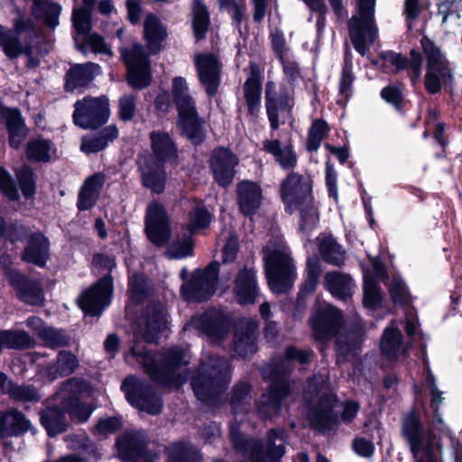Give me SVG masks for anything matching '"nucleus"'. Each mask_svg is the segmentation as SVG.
<instances>
[{"instance_id":"nucleus-1","label":"nucleus","mask_w":462,"mask_h":462,"mask_svg":"<svg viewBox=\"0 0 462 462\" xmlns=\"http://www.w3.org/2000/svg\"><path fill=\"white\" fill-rule=\"evenodd\" d=\"M150 151L140 155L137 162L142 185L155 194L165 190L167 165H175L180 157L173 135L164 130L149 133Z\"/></svg>"},{"instance_id":"nucleus-2","label":"nucleus","mask_w":462,"mask_h":462,"mask_svg":"<svg viewBox=\"0 0 462 462\" xmlns=\"http://www.w3.org/2000/svg\"><path fill=\"white\" fill-rule=\"evenodd\" d=\"M156 356L155 351L147 350L144 346L135 343L125 356V360L128 364L134 361L140 364L151 381L162 388L180 386L184 380L178 372L188 364L184 349L175 346L166 349L160 360Z\"/></svg>"},{"instance_id":"nucleus-3","label":"nucleus","mask_w":462,"mask_h":462,"mask_svg":"<svg viewBox=\"0 0 462 462\" xmlns=\"http://www.w3.org/2000/svg\"><path fill=\"white\" fill-rule=\"evenodd\" d=\"M232 379L231 363L225 356L210 355L200 361L190 377V386L196 398L211 403L226 392Z\"/></svg>"},{"instance_id":"nucleus-4","label":"nucleus","mask_w":462,"mask_h":462,"mask_svg":"<svg viewBox=\"0 0 462 462\" xmlns=\"http://www.w3.org/2000/svg\"><path fill=\"white\" fill-rule=\"evenodd\" d=\"M339 399L334 393H324L317 400L316 403L309 409L307 419L310 428L322 433L337 430L340 420L346 423H351L356 417L360 404L355 400H346L343 404L340 417L335 411Z\"/></svg>"},{"instance_id":"nucleus-5","label":"nucleus","mask_w":462,"mask_h":462,"mask_svg":"<svg viewBox=\"0 0 462 462\" xmlns=\"http://www.w3.org/2000/svg\"><path fill=\"white\" fill-rule=\"evenodd\" d=\"M401 436L410 448L414 457L424 453L423 462H437L436 448H441L436 443V434L430 428H426L420 410L413 406L401 419Z\"/></svg>"},{"instance_id":"nucleus-6","label":"nucleus","mask_w":462,"mask_h":462,"mask_svg":"<svg viewBox=\"0 0 462 462\" xmlns=\"http://www.w3.org/2000/svg\"><path fill=\"white\" fill-rule=\"evenodd\" d=\"M420 43L426 57V73L424 76V88L430 95L439 94L443 87L453 80V72L449 68L448 60L440 48L427 35H423Z\"/></svg>"},{"instance_id":"nucleus-7","label":"nucleus","mask_w":462,"mask_h":462,"mask_svg":"<svg viewBox=\"0 0 462 462\" xmlns=\"http://www.w3.org/2000/svg\"><path fill=\"white\" fill-rule=\"evenodd\" d=\"M136 332L145 343H157L162 334L169 328L170 313L167 305L159 300H150L134 318Z\"/></svg>"},{"instance_id":"nucleus-8","label":"nucleus","mask_w":462,"mask_h":462,"mask_svg":"<svg viewBox=\"0 0 462 462\" xmlns=\"http://www.w3.org/2000/svg\"><path fill=\"white\" fill-rule=\"evenodd\" d=\"M313 177L291 171L281 180L279 196L287 214L292 215L297 208L315 200Z\"/></svg>"},{"instance_id":"nucleus-9","label":"nucleus","mask_w":462,"mask_h":462,"mask_svg":"<svg viewBox=\"0 0 462 462\" xmlns=\"http://www.w3.org/2000/svg\"><path fill=\"white\" fill-rule=\"evenodd\" d=\"M121 59L125 65V81L135 91L149 88L153 80L149 53L140 43H134L131 49L121 48Z\"/></svg>"},{"instance_id":"nucleus-10","label":"nucleus","mask_w":462,"mask_h":462,"mask_svg":"<svg viewBox=\"0 0 462 462\" xmlns=\"http://www.w3.org/2000/svg\"><path fill=\"white\" fill-rule=\"evenodd\" d=\"M120 389L131 406L139 411L152 416L162 413L163 409L162 395L145 380L129 375L122 382Z\"/></svg>"},{"instance_id":"nucleus-11","label":"nucleus","mask_w":462,"mask_h":462,"mask_svg":"<svg viewBox=\"0 0 462 462\" xmlns=\"http://www.w3.org/2000/svg\"><path fill=\"white\" fill-rule=\"evenodd\" d=\"M263 261L271 291L275 293L288 292L296 278V268L290 255L274 249L264 255Z\"/></svg>"},{"instance_id":"nucleus-12","label":"nucleus","mask_w":462,"mask_h":462,"mask_svg":"<svg viewBox=\"0 0 462 462\" xmlns=\"http://www.w3.org/2000/svg\"><path fill=\"white\" fill-rule=\"evenodd\" d=\"M344 324V317L339 309L324 302L315 304L310 318V325L315 339L325 343L337 336Z\"/></svg>"},{"instance_id":"nucleus-13","label":"nucleus","mask_w":462,"mask_h":462,"mask_svg":"<svg viewBox=\"0 0 462 462\" xmlns=\"http://www.w3.org/2000/svg\"><path fill=\"white\" fill-rule=\"evenodd\" d=\"M374 6L375 0H358L357 10L359 17L352 16L348 22L350 41L355 50L362 56L367 51L366 32L373 37L376 30Z\"/></svg>"},{"instance_id":"nucleus-14","label":"nucleus","mask_w":462,"mask_h":462,"mask_svg":"<svg viewBox=\"0 0 462 462\" xmlns=\"http://www.w3.org/2000/svg\"><path fill=\"white\" fill-rule=\"evenodd\" d=\"M73 121L83 129H95L106 124L110 116L108 98L105 96L86 97L74 105Z\"/></svg>"},{"instance_id":"nucleus-15","label":"nucleus","mask_w":462,"mask_h":462,"mask_svg":"<svg viewBox=\"0 0 462 462\" xmlns=\"http://www.w3.org/2000/svg\"><path fill=\"white\" fill-rule=\"evenodd\" d=\"M144 232L147 239L156 247L165 246L171 236L168 213L162 204L151 202L146 209Z\"/></svg>"},{"instance_id":"nucleus-16","label":"nucleus","mask_w":462,"mask_h":462,"mask_svg":"<svg viewBox=\"0 0 462 462\" xmlns=\"http://www.w3.org/2000/svg\"><path fill=\"white\" fill-rule=\"evenodd\" d=\"M208 162L214 181L221 188L229 187L239 163L237 155L229 147L218 145L211 151Z\"/></svg>"},{"instance_id":"nucleus-17","label":"nucleus","mask_w":462,"mask_h":462,"mask_svg":"<svg viewBox=\"0 0 462 462\" xmlns=\"http://www.w3.org/2000/svg\"><path fill=\"white\" fill-rule=\"evenodd\" d=\"M113 276L108 274L84 291L78 298L79 308L89 316L99 315L112 301Z\"/></svg>"},{"instance_id":"nucleus-18","label":"nucleus","mask_w":462,"mask_h":462,"mask_svg":"<svg viewBox=\"0 0 462 462\" xmlns=\"http://www.w3.org/2000/svg\"><path fill=\"white\" fill-rule=\"evenodd\" d=\"M149 439L145 433L135 431L124 439L117 438V457L124 462H155L158 454L148 448Z\"/></svg>"},{"instance_id":"nucleus-19","label":"nucleus","mask_w":462,"mask_h":462,"mask_svg":"<svg viewBox=\"0 0 462 462\" xmlns=\"http://www.w3.org/2000/svg\"><path fill=\"white\" fill-rule=\"evenodd\" d=\"M86 389L87 384L84 381L72 378L62 385L56 395L57 401L62 403L63 409L79 421H86L93 411L89 405L81 404L79 401L78 394Z\"/></svg>"},{"instance_id":"nucleus-20","label":"nucleus","mask_w":462,"mask_h":462,"mask_svg":"<svg viewBox=\"0 0 462 462\" xmlns=\"http://www.w3.org/2000/svg\"><path fill=\"white\" fill-rule=\"evenodd\" d=\"M195 67L206 94L215 97L221 84L222 63L212 52L199 53L195 58Z\"/></svg>"},{"instance_id":"nucleus-21","label":"nucleus","mask_w":462,"mask_h":462,"mask_svg":"<svg viewBox=\"0 0 462 462\" xmlns=\"http://www.w3.org/2000/svg\"><path fill=\"white\" fill-rule=\"evenodd\" d=\"M264 101L270 127L273 131H276L281 125L279 115L291 113L293 100L286 88L277 92L274 82L268 81L265 84Z\"/></svg>"},{"instance_id":"nucleus-22","label":"nucleus","mask_w":462,"mask_h":462,"mask_svg":"<svg viewBox=\"0 0 462 462\" xmlns=\"http://www.w3.org/2000/svg\"><path fill=\"white\" fill-rule=\"evenodd\" d=\"M198 328L209 338L223 340L232 326V319L222 310L209 308L197 319Z\"/></svg>"},{"instance_id":"nucleus-23","label":"nucleus","mask_w":462,"mask_h":462,"mask_svg":"<svg viewBox=\"0 0 462 462\" xmlns=\"http://www.w3.org/2000/svg\"><path fill=\"white\" fill-rule=\"evenodd\" d=\"M178 117L182 135L193 146H200L207 138V131L204 128L205 121L199 116L196 106L179 110Z\"/></svg>"},{"instance_id":"nucleus-24","label":"nucleus","mask_w":462,"mask_h":462,"mask_svg":"<svg viewBox=\"0 0 462 462\" xmlns=\"http://www.w3.org/2000/svg\"><path fill=\"white\" fill-rule=\"evenodd\" d=\"M263 189L260 184L250 180H244L236 185V203L239 212L252 217L261 208Z\"/></svg>"},{"instance_id":"nucleus-25","label":"nucleus","mask_w":462,"mask_h":462,"mask_svg":"<svg viewBox=\"0 0 462 462\" xmlns=\"http://www.w3.org/2000/svg\"><path fill=\"white\" fill-rule=\"evenodd\" d=\"M233 293L236 302L242 306L254 304L259 294L256 272L244 266L234 280Z\"/></svg>"},{"instance_id":"nucleus-26","label":"nucleus","mask_w":462,"mask_h":462,"mask_svg":"<svg viewBox=\"0 0 462 462\" xmlns=\"http://www.w3.org/2000/svg\"><path fill=\"white\" fill-rule=\"evenodd\" d=\"M250 72L243 86L248 115L257 118L261 109L262 101V73L259 66L254 62L249 64Z\"/></svg>"},{"instance_id":"nucleus-27","label":"nucleus","mask_w":462,"mask_h":462,"mask_svg":"<svg viewBox=\"0 0 462 462\" xmlns=\"http://www.w3.org/2000/svg\"><path fill=\"white\" fill-rule=\"evenodd\" d=\"M257 330L258 324L254 320L246 321L241 329L236 330L232 343L235 356L245 359L257 352Z\"/></svg>"},{"instance_id":"nucleus-28","label":"nucleus","mask_w":462,"mask_h":462,"mask_svg":"<svg viewBox=\"0 0 462 462\" xmlns=\"http://www.w3.org/2000/svg\"><path fill=\"white\" fill-rule=\"evenodd\" d=\"M291 387L290 383L283 377H274L267 390L266 394H263L261 410L274 415H281L283 401L291 394Z\"/></svg>"},{"instance_id":"nucleus-29","label":"nucleus","mask_w":462,"mask_h":462,"mask_svg":"<svg viewBox=\"0 0 462 462\" xmlns=\"http://www.w3.org/2000/svg\"><path fill=\"white\" fill-rule=\"evenodd\" d=\"M6 278L23 302L31 305H41L43 302L42 290L38 282L26 280L14 270L6 271Z\"/></svg>"},{"instance_id":"nucleus-30","label":"nucleus","mask_w":462,"mask_h":462,"mask_svg":"<svg viewBox=\"0 0 462 462\" xmlns=\"http://www.w3.org/2000/svg\"><path fill=\"white\" fill-rule=\"evenodd\" d=\"M0 124L4 125L8 132L10 146L19 148L28 134L20 111L7 107L1 108Z\"/></svg>"},{"instance_id":"nucleus-31","label":"nucleus","mask_w":462,"mask_h":462,"mask_svg":"<svg viewBox=\"0 0 462 462\" xmlns=\"http://www.w3.org/2000/svg\"><path fill=\"white\" fill-rule=\"evenodd\" d=\"M216 290L205 278L194 272L190 279L181 285L180 295L188 302L201 303L210 300Z\"/></svg>"},{"instance_id":"nucleus-32","label":"nucleus","mask_w":462,"mask_h":462,"mask_svg":"<svg viewBox=\"0 0 462 462\" xmlns=\"http://www.w3.org/2000/svg\"><path fill=\"white\" fill-rule=\"evenodd\" d=\"M166 462H202L203 453L189 439H179L169 444L165 449Z\"/></svg>"},{"instance_id":"nucleus-33","label":"nucleus","mask_w":462,"mask_h":462,"mask_svg":"<svg viewBox=\"0 0 462 462\" xmlns=\"http://www.w3.org/2000/svg\"><path fill=\"white\" fill-rule=\"evenodd\" d=\"M167 35V30L162 24L159 17L153 14H148L143 23V38L149 51L148 53L152 55L158 54Z\"/></svg>"},{"instance_id":"nucleus-34","label":"nucleus","mask_w":462,"mask_h":462,"mask_svg":"<svg viewBox=\"0 0 462 462\" xmlns=\"http://www.w3.org/2000/svg\"><path fill=\"white\" fill-rule=\"evenodd\" d=\"M263 150L272 154L275 158V162L284 171H294L298 164V156L291 143L282 148L279 139H266L263 142Z\"/></svg>"},{"instance_id":"nucleus-35","label":"nucleus","mask_w":462,"mask_h":462,"mask_svg":"<svg viewBox=\"0 0 462 462\" xmlns=\"http://www.w3.org/2000/svg\"><path fill=\"white\" fill-rule=\"evenodd\" d=\"M49 240L42 233L32 234L23 254L24 262L43 267L50 256Z\"/></svg>"},{"instance_id":"nucleus-36","label":"nucleus","mask_w":462,"mask_h":462,"mask_svg":"<svg viewBox=\"0 0 462 462\" xmlns=\"http://www.w3.org/2000/svg\"><path fill=\"white\" fill-rule=\"evenodd\" d=\"M97 74H99V66L96 63L75 64L66 74L65 88L67 91H74L84 88Z\"/></svg>"},{"instance_id":"nucleus-37","label":"nucleus","mask_w":462,"mask_h":462,"mask_svg":"<svg viewBox=\"0 0 462 462\" xmlns=\"http://www.w3.org/2000/svg\"><path fill=\"white\" fill-rule=\"evenodd\" d=\"M105 182V175L98 173L88 178L80 189L78 198V208L88 210L91 208L99 195Z\"/></svg>"},{"instance_id":"nucleus-38","label":"nucleus","mask_w":462,"mask_h":462,"mask_svg":"<svg viewBox=\"0 0 462 462\" xmlns=\"http://www.w3.org/2000/svg\"><path fill=\"white\" fill-rule=\"evenodd\" d=\"M30 428V421L22 412L16 410L0 413V439L17 435L27 431Z\"/></svg>"},{"instance_id":"nucleus-39","label":"nucleus","mask_w":462,"mask_h":462,"mask_svg":"<svg viewBox=\"0 0 462 462\" xmlns=\"http://www.w3.org/2000/svg\"><path fill=\"white\" fill-rule=\"evenodd\" d=\"M352 277L345 273L328 272L324 277V287L335 298L345 300L352 295Z\"/></svg>"},{"instance_id":"nucleus-40","label":"nucleus","mask_w":462,"mask_h":462,"mask_svg":"<svg viewBox=\"0 0 462 462\" xmlns=\"http://www.w3.org/2000/svg\"><path fill=\"white\" fill-rule=\"evenodd\" d=\"M233 448L241 453L250 452V462H264V445L257 439H246L240 431L231 432Z\"/></svg>"},{"instance_id":"nucleus-41","label":"nucleus","mask_w":462,"mask_h":462,"mask_svg":"<svg viewBox=\"0 0 462 462\" xmlns=\"http://www.w3.org/2000/svg\"><path fill=\"white\" fill-rule=\"evenodd\" d=\"M252 385L240 381L233 386L229 404L234 415L245 414L249 411Z\"/></svg>"},{"instance_id":"nucleus-42","label":"nucleus","mask_w":462,"mask_h":462,"mask_svg":"<svg viewBox=\"0 0 462 462\" xmlns=\"http://www.w3.org/2000/svg\"><path fill=\"white\" fill-rule=\"evenodd\" d=\"M191 25L196 42L205 39L210 26V14L202 0L193 1Z\"/></svg>"},{"instance_id":"nucleus-43","label":"nucleus","mask_w":462,"mask_h":462,"mask_svg":"<svg viewBox=\"0 0 462 462\" xmlns=\"http://www.w3.org/2000/svg\"><path fill=\"white\" fill-rule=\"evenodd\" d=\"M403 88L402 84H389L380 91L381 98L400 115H405L410 108V101L404 96Z\"/></svg>"},{"instance_id":"nucleus-44","label":"nucleus","mask_w":462,"mask_h":462,"mask_svg":"<svg viewBox=\"0 0 462 462\" xmlns=\"http://www.w3.org/2000/svg\"><path fill=\"white\" fill-rule=\"evenodd\" d=\"M319 251L325 263L337 267L345 264L346 252L332 236L322 239L319 245Z\"/></svg>"},{"instance_id":"nucleus-45","label":"nucleus","mask_w":462,"mask_h":462,"mask_svg":"<svg viewBox=\"0 0 462 462\" xmlns=\"http://www.w3.org/2000/svg\"><path fill=\"white\" fill-rule=\"evenodd\" d=\"M55 149L53 143L43 138H34L26 145V155L29 160L38 162H47L51 160Z\"/></svg>"},{"instance_id":"nucleus-46","label":"nucleus","mask_w":462,"mask_h":462,"mask_svg":"<svg viewBox=\"0 0 462 462\" xmlns=\"http://www.w3.org/2000/svg\"><path fill=\"white\" fill-rule=\"evenodd\" d=\"M41 422L51 436L66 430L67 421L65 413L59 408H49L41 414Z\"/></svg>"},{"instance_id":"nucleus-47","label":"nucleus","mask_w":462,"mask_h":462,"mask_svg":"<svg viewBox=\"0 0 462 462\" xmlns=\"http://www.w3.org/2000/svg\"><path fill=\"white\" fill-rule=\"evenodd\" d=\"M300 217L298 222V229L303 235H310L319 222V216L314 200L308 201L305 205L297 208Z\"/></svg>"},{"instance_id":"nucleus-48","label":"nucleus","mask_w":462,"mask_h":462,"mask_svg":"<svg viewBox=\"0 0 462 462\" xmlns=\"http://www.w3.org/2000/svg\"><path fill=\"white\" fill-rule=\"evenodd\" d=\"M79 365L78 358L75 355L67 351H60L54 365L49 366L48 373L52 379L58 376H67L71 374Z\"/></svg>"},{"instance_id":"nucleus-49","label":"nucleus","mask_w":462,"mask_h":462,"mask_svg":"<svg viewBox=\"0 0 462 462\" xmlns=\"http://www.w3.org/2000/svg\"><path fill=\"white\" fill-rule=\"evenodd\" d=\"M383 301L381 287L374 277H364L363 305L369 310H377Z\"/></svg>"},{"instance_id":"nucleus-50","label":"nucleus","mask_w":462,"mask_h":462,"mask_svg":"<svg viewBox=\"0 0 462 462\" xmlns=\"http://www.w3.org/2000/svg\"><path fill=\"white\" fill-rule=\"evenodd\" d=\"M115 137V129L111 126L103 131L99 136H84L81 141L80 149L83 152L89 154L98 152L105 149L109 142Z\"/></svg>"},{"instance_id":"nucleus-51","label":"nucleus","mask_w":462,"mask_h":462,"mask_svg":"<svg viewBox=\"0 0 462 462\" xmlns=\"http://www.w3.org/2000/svg\"><path fill=\"white\" fill-rule=\"evenodd\" d=\"M283 431L281 429L272 428L267 431L266 447H264V462L280 461L285 454L283 444L276 445L275 441L282 438Z\"/></svg>"},{"instance_id":"nucleus-52","label":"nucleus","mask_w":462,"mask_h":462,"mask_svg":"<svg viewBox=\"0 0 462 462\" xmlns=\"http://www.w3.org/2000/svg\"><path fill=\"white\" fill-rule=\"evenodd\" d=\"M329 130L330 127L324 119L314 120L308 130L307 151L310 152L318 151L324 136L328 134Z\"/></svg>"},{"instance_id":"nucleus-53","label":"nucleus","mask_w":462,"mask_h":462,"mask_svg":"<svg viewBox=\"0 0 462 462\" xmlns=\"http://www.w3.org/2000/svg\"><path fill=\"white\" fill-rule=\"evenodd\" d=\"M402 342V334L397 328L388 327L383 330L380 349L386 356H396Z\"/></svg>"},{"instance_id":"nucleus-54","label":"nucleus","mask_w":462,"mask_h":462,"mask_svg":"<svg viewBox=\"0 0 462 462\" xmlns=\"http://www.w3.org/2000/svg\"><path fill=\"white\" fill-rule=\"evenodd\" d=\"M186 79L182 77H175L172 79V99L177 111L195 106V102L188 92Z\"/></svg>"},{"instance_id":"nucleus-55","label":"nucleus","mask_w":462,"mask_h":462,"mask_svg":"<svg viewBox=\"0 0 462 462\" xmlns=\"http://www.w3.org/2000/svg\"><path fill=\"white\" fill-rule=\"evenodd\" d=\"M213 217V214L205 206L193 208L189 212V231L194 233L208 228L212 222Z\"/></svg>"},{"instance_id":"nucleus-56","label":"nucleus","mask_w":462,"mask_h":462,"mask_svg":"<svg viewBox=\"0 0 462 462\" xmlns=\"http://www.w3.org/2000/svg\"><path fill=\"white\" fill-rule=\"evenodd\" d=\"M83 6L75 8L72 14L73 23L79 34H86L91 27L90 12L95 0H82Z\"/></svg>"},{"instance_id":"nucleus-57","label":"nucleus","mask_w":462,"mask_h":462,"mask_svg":"<svg viewBox=\"0 0 462 462\" xmlns=\"http://www.w3.org/2000/svg\"><path fill=\"white\" fill-rule=\"evenodd\" d=\"M194 240L190 236L172 242L169 246V254L174 259H182L193 254Z\"/></svg>"},{"instance_id":"nucleus-58","label":"nucleus","mask_w":462,"mask_h":462,"mask_svg":"<svg viewBox=\"0 0 462 462\" xmlns=\"http://www.w3.org/2000/svg\"><path fill=\"white\" fill-rule=\"evenodd\" d=\"M39 336L45 345L51 347H60L68 345L69 337L62 331L53 328H44L39 331Z\"/></svg>"},{"instance_id":"nucleus-59","label":"nucleus","mask_w":462,"mask_h":462,"mask_svg":"<svg viewBox=\"0 0 462 462\" xmlns=\"http://www.w3.org/2000/svg\"><path fill=\"white\" fill-rule=\"evenodd\" d=\"M16 176L23 196L32 197L35 193V179L32 169L23 166L17 171Z\"/></svg>"},{"instance_id":"nucleus-60","label":"nucleus","mask_w":462,"mask_h":462,"mask_svg":"<svg viewBox=\"0 0 462 462\" xmlns=\"http://www.w3.org/2000/svg\"><path fill=\"white\" fill-rule=\"evenodd\" d=\"M355 75L353 73L352 65L347 64L346 66H342L340 79H339V86L338 92L339 95L345 98L346 105L350 97L352 96V87L355 81Z\"/></svg>"},{"instance_id":"nucleus-61","label":"nucleus","mask_w":462,"mask_h":462,"mask_svg":"<svg viewBox=\"0 0 462 462\" xmlns=\"http://www.w3.org/2000/svg\"><path fill=\"white\" fill-rule=\"evenodd\" d=\"M137 96L134 93L122 96L118 100L119 118L124 122L131 121L136 112Z\"/></svg>"},{"instance_id":"nucleus-62","label":"nucleus","mask_w":462,"mask_h":462,"mask_svg":"<svg viewBox=\"0 0 462 462\" xmlns=\"http://www.w3.org/2000/svg\"><path fill=\"white\" fill-rule=\"evenodd\" d=\"M358 347V342L355 338L337 337L335 341V351L337 361L338 363L345 362L348 356L353 354Z\"/></svg>"},{"instance_id":"nucleus-63","label":"nucleus","mask_w":462,"mask_h":462,"mask_svg":"<svg viewBox=\"0 0 462 462\" xmlns=\"http://www.w3.org/2000/svg\"><path fill=\"white\" fill-rule=\"evenodd\" d=\"M3 42L4 43L1 48L5 54L10 59H14L24 52V48L20 42L17 33L12 30L7 32L5 40Z\"/></svg>"},{"instance_id":"nucleus-64","label":"nucleus","mask_w":462,"mask_h":462,"mask_svg":"<svg viewBox=\"0 0 462 462\" xmlns=\"http://www.w3.org/2000/svg\"><path fill=\"white\" fill-rule=\"evenodd\" d=\"M408 289L403 281L394 280L392 282L389 288V295L393 303L398 304L402 307L408 306Z\"/></svg>"}]
</instances>
